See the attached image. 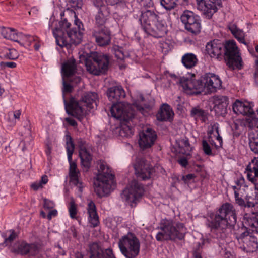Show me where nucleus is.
I'll return each instance as SVG.
<instances>
[{
  "instance_id": "bf43d9fd",
  "label": "nucleus",
  "mask_w": 258,
  "mask_h": 258,
  "mask_svg": "<svg viewBox=\"0 0 258 258\" xmlns=\"http://www.w3.org/2000/svg\"><path fill=\"white\" fill-rule=\"evenodd\" d=\"M43 201V207L45 209H50L53 208L55 206L54 202L52 201L47 200L46 199H44Z\"/></svg>"
},
{
  "instance_id": "b1692460",
  "label": "nucleus",
  "mask_w": 258,
  "mask_h": 258,
  "mask_svg": "<svg viewBox=\"0 0 258 258\" xmlns=\"http://www.w3.org/2000/svg\"><path fill=\"white\" fill-rule=\"evenodd\" d=\"M214 109L218 115H223L226 113L228 99L226 96H217L214 99Z\"/></svg>"
},
{
  "instance_id": "1a4fd4ad",
  "label": "nucleus",
  "mask_w": 258,
  "mask_h": 258,
  "mask_svg": "<svg viewBox=\"0 0 258 258\" xmlns=\"http://www.w3.org/2000/svg\"><path fill=\"white\" fill-rule=\"evenodd\" d=\"M118 246L126 258H135L139 253L140 243L134 234L128 233L119 239Z\"/></svg>"
},
{
  "instance_id": "3c124183",
  "label": "nucleus",
  "mask_w": 258,
  "mask_h": 258,
  "mask_svg": "<svg viewBox=\"0 0 258 258\" xmlns=\"http://www.w3.org/2000/svg\"><path fill=\"white\" fill-rule=\"evenodd\" d=\"M69 4L75 9H81L83 5L82 0H69Z\"/></svg>"
},
{
  "instance_id": "393cba45",
  "label": "nucleus",
  "mask_w": 258,
  "mask_h": 258,
  "mask_svg": "<svg viewBox=\"0 0 258 258\" xmlns=\"http://www.w3.org/2000/svg\"><path fill=\"white\" fill-rule=\"evenodd\" d=\"M76 72V64L75 59H69L62 64L61 74L62 78H68L74 75Z\"/></svg>"
},
{
  "instance_id": "680f3d73",
  "label": "nucleus",
  "mask_w": 258,
  "mask_h": 258,
  "mask_svg": "<svg viewBox=\"0 0 258 258\" xmlns=\"http://www.w3.org/2000/svg\"><path fill=\"white\" fill-rule=\"evenodd\" d=\"M181 142L183 145L184 146V147L186 148L187 150H191V147L190 146V144L188 139H183L182 140H181Z\"/></svg>"
},
{
  "instance_id": "dca6fc26",
  "label": "nucleus",
  "mask_w": 258,
  "mask_h": 258,
  "mask_svg": "<svg viewBox=\"0 0 258 258\" xmlns=\"http://www.w3.org/2000/svg\"><path fill=\"white\" fill-rule=\"evenodd\" d=\"M197 9L204 16L211 19L218 10V7L221 5V0H196Z\"/></svg>"
},
{
  "instance_id": "aec40b11",
  "label": "nucleus",
  "mask_w": 258,
  "mask_h": 258,
  "mask_svg": "<svg viewBox=\"0 0 258 258\" xmlns=\"http://www.w3.org/2000/svg\"><path fill=\"white\" fill-rule=\"evenodd\" d=\"M90 258H115L110 248L103 249L97 243H93L89 246Z\"/></svg>"
},
{
  "instance_id": "69168bd1",
  "label": "nucleus",
  "mask_w": 258,
  "mask_h": 258,
  "mask_svg": "<svg viewBox=\"0 0 258 258\" xmlns=\"http://www.w3.org/2000/svg\"><path fill=\"white\" fill-rule=\"evenodd\" d=\"M57 214V211L56 209L51 210L47 216V218L49 220H50L52 217H55Z\"/></svg>"
},
{
  "instance_id": "0e129e2a",
  "label": "nucleus",
  "mask_w": 258,
  "mask_h": 258,
  "mask_svg": "<svg viewBox=\"0 0 258 258\" xmlns=\"http://www.w3.org/2000/svg\"><path fill=\"white\" fill-rule=\"evenodd\" d=\"M178 162L182 167H185L188 164V161L186 158L182 157L178 160Z\"/></svg>"
},
{
  "instance_id": "de8ad7c7",
  "label": "nucleus",
  "mask_w": 258,
  "mask_h": 258,
  "mask_svg": "<svg viewBox=\"0 0 258 258\" xmlns=\"http://www.w3.org/2000/svg\"><path fill=\"white\" fill-rule=\"evenodd\" d=\"M21 115V111L19 110H16L14 112H9L8 113V116L9 118H8V120L9 121L12 122V123L14 125L16 123V121H14L13 119L11 120L10 117L13 116L14 118V119L16 120H19L20 119V117Z\"/></svg>"
},
{
  "instance_id": "39448f33",
  "label": "nucleus",
  "mask_w": 258,
  "mask_h": 258,
  "mask_svg": "<svg viewBox=\"0 0 258 258\" xmlns=\"http://www.w3.org/2000/svg\"><path fill=\"white\" fill-rule=\"evenodd\" d=\"M157 229L159 230L156 235L158 241L181 240L184 238L187 233L184 224L171 219H162Z\"/></svg>"
},
{
  "instance_id": "603ef678",
  "label": "nucleus",
  "mask_w": 258,
  "mask_h": 258,
  "mask_svg": "<svg viewBox=\"0 0 258 258\" xmlns=\"http://www.w3.org/2000/svg\"><path fill=\"white\" fill-rule=\"evenodd\" d=\"M30 244L22 243L19 248L20 253L23 255L28 253L30 252Z\"/></svg>"
},
{
  "instance_id": "ddd939ff",
  "label": "nucleus",
  "mask_w": 258,
  "mask_h": 258,
  "mask_svg": "<svg viewBox=\"0 0 258 258\" xmlns=\"http://www.w3.org/2000/svg\"><path fill=\"white\" fill-rule=\"evenodd\" d=\"M112 116L118 119L128 121L134 117L135 113L129 104L125 102L113 103L110 109Z\"/></svg>"
},
{
  "instance_id": "6ab92c4d",
  "label": "nucleus",
  "mask_w": 258,
  "mask_h": 258,
  "mask_svg": "<svg viewBox=\"0 0 258 258\" xmlns=\"http://www.w3.org/2000/svg\"><path fill=\"white\" fill-rule=\"evenodd\" d=\"M79 148V156L83 166L88 169L90 167L92 161L91 150L86 142L82 140L78 141Z\"/></svg>"
},
{
  "instance_id": "4d7b16f0",
  "label": "nucleus",
  "mask_w": 258,
  "mask_h": 258,
  "mask_svg": "<svg viewBox=\"0 0 258 258\" xmlns=\"http://www.w3.org/2000/svg\"><path fill=\"white\" fill-rule=\"evenodd\" d=\"M247 178L254 184V188L256 190L255 194H256V196H258V179L253 178V176L251 177V174L247 175Z\"/></svg>"
},
{
  "instance_id": "7ed1b4c3",
  "label": "nucleus",
  "mask_w": 258,
  "mask_h": 258,
  "mask_svg": "<svg viewBox=\"0 0 258 258\" xmlns=\"http://www.w3.org/2000/svg\"><path fill=\"white\" fill-rule=\"evenodd\" d=\"M139 20L144 31L155 38L164 37L167 32L166 22L153 9L142 10Z\"/></svg>"
},
{
  "instance_id": "cd10ccee",
  "label": "nucleus",
  "mask_w": 258,
  "mask_h": 258,
  "mask_svg": "<svg viewBox=\"0 0 258 258\" xmlns=\"http://www.w3.org/2000/svg\"><path fill=\"white\" fill-rule=\"evenodd\" d=\"M228 28L231 33L240 43L248 46V43L245 40V34L243 31L239 29L235 24H230Z\"/></svg>"
},
{
  "instance_id": "f3484780",
  "label": "nucleus",
  "mask_w": 258,
  "mask_h": 258,
  "mask_svg": "<svg viewBox=\"0 0 258 258\" xmlns=\"http://www.w3.org/2000/svg\"><path fill=\"white\" fill-rule=\"evenodd\" d=\"M92 36L95 38L96 43L100 46H105L110 43L111 33L106 27L95 28Z\"/></svg>"
},
{
  "instance_id": "e2e57ef3",
  "label": "nucleus",
  "mask_w": 258,
  "mask_h": 258,
  "mask_svg": "<svg viewBox=\"0 0 258 258\" xmlns=\"http://www.w3.org/2000/svg\"><path fill=\"white\" fill-rule=\"evenodd\" d=\"M16 237V234L14 232L12 231L10 235L9 236V237L5 239V242H11L12 241H13Z\"/></svg>"
},
{
  "instance_id": "09e8293b",
  "label": "nucleus",
  "mask_w": 258,
  "mask_h": 258,
  "mask_svg": "<svg viewBox=\"0 0 258 258\" xmlns=\"http://www.w3.org/2000/svg\"><path fill=\"white\" fill-rule=\"evenodd\" d=\"M249 146L252 151L258 154V138L250 139Z\"/></svg>"
},
{
  "instance_id": "a211bd4d",
  "label": "nucleus",
  "mask_w": 258,
  "mask_h": 258,
  "mask_svg": "<svg viewBox=\"0 0 258 258\" xmlns=\"http://www.w3.org/2000/svg\"><path fill=\"white\" fill-rule=\"evenodd\" d=\"M139 144L141 148L145 149L152 147L156 139L157 135L154 130L147 128L139 134Z\"/></svg>"
},
{
  "instance_id": "c9c22d12",
  "label": "nucleus",
  "mask_w": 258,
  "mask_h": 258,
  "mask_svg": "<svg viewBox=\"0 0 258 258\" xmlns=\"http://www.w3.org/2000/svg\"><path fill=\"white\" fill-rule=\"evenodd\" d=\"M48 181V177L46 175H43L40 181L33 183L31 184V187L33 190H37L40 188H42L43 185L46 184Z\"/></svg>"
},
{
  "instance_id": "8fccbe9b",
  "label": "nucleus",
  "mask_w": 258,
  "mask_h": 258,
  "mask_svg": "<svg viewBox=\"0 0 258 258\" xmlns=\"http://www.w3.org/2000/svg\"><path fill=\"white\" fill-rule=\"evenodd\" d=\"M250 226L253 231L258 233V214L251 219Z\"/></svg>"
},
{
  "instance_id": "a18cd8bd",
  "label": "nucleus",
  "mask_w": 258,
  "mask_h": 258,
  "mask_svg": "<svg viewBox=\"0 0 258 258\" xmlns=\"http://www.w3.org/2000/svg\"><path fill=\"white\" fill-rule=\"evenodd\" d=\"M245 199L246 200V206L248 207H253L258 204V198H254L247 195Z\"/></svg>"
},
{
  "instance_id": "f257e3e1",
  "label": "nucleus",
  "mask_w": 258,
  "mask_h": 258,
  "mask_svg": "<svg viewBox=\"0 0 258 258\" xmlns=\"http://www.w3.org/2000/svg\"><path fill=\"white\" fill-rule=\"evenodd\" d=\"M75 27H72L71 24L65 19L61 21L50 20L49 28L55 26L52 28L56 44L61 47H70L72 44H79L82 39V33L80 31L83 24L79 20H75Z\"/></svg>"
},
{
  "instance_id": "9b49d317",
  "label": "nucleus",
  "mask_w": 258,
  "mask_h": 258,
  "mask_svg": "<svg viewBox=\"0 0 258 258\" xmlns=\"http://www.w3.org/2000/svg\"><path fill=\"white\" fill-rule=\"evenodd\" d=\"M225 58L229 68L240 69L242 66L239 49L234 40L227 41L224 46Z\"/></svg>"
},
{
  "instance_id": "9d476101",
  "label": "nucleus",
  "mask_w": 258,
  "mask_h": 258,
  "mask_svg": "<svg viewBox=\"0 0 258 258\" xmlns=\"http://www.w3.org/2000/svg\"><path fill=\"white\" fill-rule=\"evenodd\" d=\"M239 248L247 253L255 252L258 249L257 238L249 235L247 228L242 226L236 230L234 233Z\"/></svg>"
},
{
  "instance_id": "f8f14e48",
  "label": "nucleus",
  "mask_w": 258,
  "mask_h": 258,
  "mask_svg": "<svg viewBox=\"0 0 258 258\" xmlns=\"http://www.w3.org/2000/svg\"><path fill=\"white\" fill-rule=\"evenodd\" d=\"M144 192L143 186L136 180L132 181L128 187L125 188L121 195L122 198L131 206H134L137 201L142 196Z\"/></svg>"
},
{
  "instance_id": "2f4dec72",
  "label": "nucleus",
  "mask_w": 258,
  "mask_h": 258,
  "mask_svg": "<svg viewBox=\"0 0 258 258\" xmlns=\"http://www.w3.org/2000/svg\"><path fill=\"white\" fill-rule=\"evenodd\" d=\"M70 163V177L71 181L74 184H77L79 183L78 175L79 171L77 169L76 164L72 161V160L69 161Z\"/></svg>"
},
{
  "instance_id": "473e14b6",
  "label": "nucleus",
  "mask_w": 258,
  "mask_h": 258,
  "mask_svg": "<svg viewBox=\"0 0 258 258\" xmlns=\"http://www.w3.org/2000/svg\"><path fill=\"white\" fill-rule=\"evenodd\" d=\"M246 171L247 175L251 174V177L258 179V159L252 160L247 166Z\"/></svg>"
},
{
  "instance_id": "f03ea898",
  "label": "nucleus",
  "mask_w": 258,
  "mask_h": 258,
  "mask_svg": "<svg viewBox=\"0 0 258 258\" xmlns=\"http://www.w3.org/2000/svg\"><path fill=\"white\" fill-rule=\"evenodd\" d=\"M183 91L189 95L199 94L205 91L206 93H214L220 89L222 81L219 77L212 73H206L199 80L191 76L180 77L179 81Z\"/></svg>"
},
{
  "instance_id": "6e6552de",
  "label": "nucleus",
  "mask_w": 258,
  "mask_h": 258,
  "mask_svg": "<svg viewBox=\"0 0 258 258\" xmlns=\"http://www.w3.org/2000/svg\"><path fill=\"white\" fill-rule=\"evenodd\" d=\"M109 59L107 55L93 52L86 59L85 64L87 70L95 75L104 74L108 69Z\"/></svg>"
},
{
  "instance_id": "f704fd0d",
  "label": "nucleus",
  "mask_w": 258,
  "mask_h": 258,
  "mask_svg": "<svg viewBox=\"0 0 258 258\" xmlns=\"http://www.w3.org/2000/svg\"><path fill=\"white\" fill-rule=\"evenodd\" d=\"M66 149L67 151L68 161H70L72 159V155L74 153L75 149L74 144L70 136H67Z\"/></svg>"
},
{
  "instance_id": "423d86ee",
  "label": "nucleus",
  "mask_w": 258,
  "mask_h": 258,
  "mask_svg": "<svg viewBox=\"0 0 258 258\" xmlns=\"http://www.w3.org/2000/svg\"><path fill=\"white\" fill-rule=\"evenodd\" d=\"M98 174L94 181V190L98 196H108L113 189L114 176L107 164L102 160L97 162Z\"/></svg>"
},
{
  "instance_id": "6e6d98bb",
  "label": "nucleus",
  "mask_w": 258,
  "mask_h": 258,
  "mask_svg": "<svg viewBox=\"0 0 258 258\" xmlns=\"http://www.w3.org/2000/svg\"><path fill=\"white\" fill-rule=\"evenodd\" d=\"M140 5L147 10V8L153 7V4L151 0H141Z\"/></svg>"
},
{
  "instance_id": "13d9d810",
  "label": "nucleus",
  "mask_w": 258,
  "mask_h": 258,
  "mask_svg": "<svg viewBox=\"0 0 258 258\" xmlns=\"http://www.w3.org/2000/svg\"><path fill=\"white\" fill-rule=\"evenodd\" d=\"M93 3L95 7L98 9H102V8H106L105 5V1L103 0H92Z\"/></svg>"
},
{
  "instance_id": "72a5a7b5",
  "label": "nucleus",
  "mask_w": 258,
  "mask_h": 258,
  "mask_svg": "<svg viewBox=\"0 0 258 258\" xmlns=\"http://www.w3.org/2000/svg\"><path fill=\"white\" fill-rule=\"evenodd\" d=\"M108 14L107 8H102V9H98V12L95 16V21L97 24L99 26L103 25L106 22V17Z\"/></svg>"
},
{
  "instance_id": "e433bc0d",
  "label": "nucleus",
  "mask_w": 258,
  "mask_h": 258,
  "mask_svg": "<svg viewBox=\"0 0 258 258\" xmlns=\"http://www.w3.org/2000/svg\"><path fill=\"white\" fill-rule=\"evenodd\" d=\"M233 188L234 190V197L236 203L241 206H245V203L242 197L243 196V193L241 191V193L238 190V189L236 190V187L233 186Z\"/></svg>"
},
{
  "instance_id": "c756f323",
  "label": "nucleus",
  "mask_w": 258,
  "mask_h": 258,
  "mask_svg": "<svg viewBox=\"0 0 258 258\" xmlns=\"http://www.w3.org/2000/svg\"><path fill=\"white\" fill-rule=\"evenodd\" d=\"M198 62L196 56L193 53H186L182 57V62L187 68L195 67Z\"/></svg>"
},
{
  "instance_id": "2eb2a0df",
  "label": "nucleus",
  "mask_w": 258,
  "mask_h": 258,
  "mask_svg": "<svg viewBox=\"0 0 258 258\" xmlns=\"http://www.w3.org/2000/svg\"><path fill=\"white\" fill-rule=\"evenodd\" d=\"M134 169L137 177L143 180L151 178L154 172L152 166L144 158H138L136 159Z\"/></svg>"
},
{
  "instance_id": "4468645a",
  "label": "nucleus",
  "mask_w": 258,
  "mask_h": 258,
  "mask_svg": "<svg viewBox=\"0 0 258 258\" xmlns=\"http://www.w3.org/2000/svg\"><path fill=\"white\" fill-rule=\"evenodd\" d=\"M180 19L188 32L195 34L200 33L201 25L199 16L190 11L186 10L181 15Z\"/></svg>"
},
{
  "instance_id": "a19ab883",
  "label": "nucleus",
  "mask_w": 258,
  "mask_h": 258,
  "mask_svg": "<svg viewBox=\"0 0 258 258\" xmlns=\"http://www.w3.org/2000/svg\"><path fill=\"white\" fill-rule=\"evenodd\" d=\"M63 87L62 91L63 94L71 92L73 90V85L68 81L66 78H62Z\"/></svg>"
},
{
  "instance_id": "5fc2aeb1",
  "label": "nucleus",
  "mask_w": 258,
  "mask_h": 258,
  "mask_svg": "<svg viewBox=\"0 0 258 258\" xmlns=\"http://www.w3.org/2000/svg\"><path fill=\"white\" fill-rule=\"evenodd\" d=\"M30 252L31 255H36L40 251V247L36 244H30Z\"/></svg>"
},
{
  "instance_id": "0eeeda50",
  "label": "nucleus",
  "mask_w": 258,
  "mask_h": 258,
  "mask_svg": "<svg viewBox=\"0 0 258 258\" xmlns=\"http://www.w3.org/2000/svg\"><path fill=\"white\" fill-rule=\"evenodd\" d=\"M236 214L234 206L226 203L222 205L218 212L216 213L208 223L212 229L223 231L228 226H231L236 223Z\"/></svg>"
},
{
  "instance_id": "37998d69",
  "label": "nucleus",
  "mask_w": 258,
  "mask_h": 258,
  "mask_svg": "<svg viewBox=\"0 0 258 258\" xmlns=\"http://www.w3.org/2000/svg\"><path fill=\"white\" fill-rule=\"evenodd\" d=\"M204 113L205 112L203 110L198 107L192 108L190 111L191 116L195 118L204 116Z\"/></svg>"
},
{
  "instance_id": "7c9ffc66",
  "label": "nucleus",
  "mask_w": 258,
  "mask_h": 258,
  "mask_svg": "<svg viewBox=\"0 0 258 258\" xmlns=\"http://www.w3.org/2000/svg\"><path fill=\"white\" fill-rule=\"evenodd\" d=\"M144 100V97L142 95H139V98L138 100L134 101L133 105L137 110L141 112H143L144 109H151L154 106V101H151L148 104L141 103L140 101L143 102Z\"/></svg>"
},
{
  "instance_id": "412c9836",
  "label": "nucleus",
  "mask_w": 258,
  "mask_h": 258,
  "mask_svg": "<svg viewBox=\"0 0 258 258\" xmlns=\"http://www.w3.org/2000/svg\"><path fill=\"white\" fill-rule=\"evenodd\" d=\"M109 100L112 103H116L121 101L125 97V93L121 86H115L109 88L107 91Z\"/></svg>"
},
{
  "instance_id": "4c0bfd02",
  "label": "nucleus",
  "mask_w": 258,
  "mask_h": 258,
  "mask_svg": "<svg viewBox=\"0 0 258 258\" xmlns=\"http://www.w3.org/2000/svg\"><path fill=\"white\" fill-rule=\"evenodd\" d=\"M179 0H161V5L166 10H170L174 9L177 5Z\"/></svg>"
},
{
  "instance_id": "4be33fe9",
  "label": "nucleus",
  "mask_w": 258,
  "mask_h": 258,
  "mask_svg": "<svg viewBox=\"0 0 258 258\" xmlns=\"http://www.w3.org/2000/svg\"><path fill=\"white\" fill-rule=\"evenodd\" d=\"M224 45L218 40H214L208 42L206 46V50L212 58H217L222 52Z\"/></svg>"
},
{
  "instance_id": "58836bf2",
  "label": "nucleus",
  "mask_w": 258,
  "mask_h": 258,
  "mask_svg": "<svg viewBox=\"0 0 258 258\" xmlns=\"http://www.w3.org/2000/svg\"><path fill=\"white\" fill-rule=\"evenodd\" d=\"M214 131H215L217 134L216 139L218 141L219 143L217 145L216 144H214V146L217 149H218L220 148H222L223 145V141L222 137L220 136L219 133V128L217 124H214L212 126V130L210 133H212V132H213Z\"/></svg>"
},
{
  "instance_id": "79ce46f5",
  "label": "nucleus",
  "mask_w": 258,
  "mask_h": 258,
  "mask_svg": "<svg viewBox=\"0 0 258 258\" xmlns=\"http://www.w3.org/2000/svg\"><path fill=\"white\" fill-rule=\"evenodd\" d=\"M69 212L70 216L71 218H76V214L77 212V206L73 199H72L70 203V206L69 207Z\"/></svg>"
},
{
  "instance_id": "5701e85b",
  "label": "nucleus",
  "mask_w": 258,
  "mask_h": 258,
  "mask_svg": "<svg viewBox=\"0 0 258 258\" xmlns=\"http://www.w3.org/2000/svg\"><path fill=\"white\" fill-rule=\"evenodd\" d=\"M232 108L233 112L237 115H248L253 113V110L248 103H244L238 100L233 103Z\"/></svg>"
},
{
  "instance_id": "c85d7f7f",
  "label": "nucleus",
  "mask_w": 258,
  "mask_h": 258,
  "mask_svg": "<svg viewBox=\"0 0 258 258\" xmlns=\"http://www.w3.org/2000/svg\"><path fill=\"white\" fill-rule=\"evenodd\" d=\"M0 34L5 38L18 42V34L16 32V30L10 28L4 27H0Z\"/></svg>"
},
{
  "instance_id": "20e7f679",
  "label": "nucleus",
  "mask_w": 258,
  "mask_h": 258,
  "mask_svg": "<svg viewBox=\"0 0 258 258\" xmlns=\"http://www.w3.org/2000/svg\"><path fill=\"white\" fill-rule=\"evenodd\" d=\"M97 94L95 92L85 93L81 99L77 101L71 98L68 103L63 96V101L67 112L81 121L86 115L87 111H90L97 105Z\"/></svg>"
},
{
  "instance_id": "774afa93",
  "label": "nucleus",
  "mask_w": 258,
  "mask_h": 258,
  "mask_svg": "<svg viewBox=\"0 0 258 258\" xmlns=\"http://www.w3.org/2000/svg\"><path fill=\"white\" fill-rule=\"evenodd\" d=\"M66 121L71 126L75 127L77 126V122L73 119L71 118H66Z\"/></svg>"
},
{
  "instance_id": "ea45409f",
  "label": "nucleus",
  "mask_w": 258,
  "mask_h": 258,
  "mask_svg": "<svg viewBox=\"0 0 258 258\" xmlns=\"http://www.w3.org/2000/svg\"><path fill=\"white\" fill-rule=\"evenodd\" d=\"M236 186V190L238 189L239 192L245 191V188H247V186L245 184V179L243 177L237 178L235 181Z\"/></svg>"
},
{
  "instance_id": "c03bdc74",
  "label": "nucleus",
  "mask_w": 258,
  "mask_h": 258,
  "mask_svg": "<svg viewBox=\"0 0 258 258\" xmlns=\"http://www.w3.org/2000/svg\"><path fill=\"white\" fill-rule=\"evenodd\" d=\"M202 149L204 153L208 156L213 155L211 147L210 144L206 141L203 140L202 142Z\"/></svg>"
},
{
  "instance_id": "bb28decb",
  "label": "nucleus",
  "mask_w": 258,
  "mask_h": 258,
  "mask_svg": "<svg viewBox=\"0 0 258 258\" xmlns=\"http://www.w3.org/2000/svg\"><path fill=\"white\" fill-rule=\"evenodd\" d=\"M173 115V113L170 106L164 104L161 106L157 114V118L160 121H166L170 119Z\"/></svg>"
},
{
  "instance_id": "a878e982",
  "label": "nucleus",
  "mask_w": 258,
  "mask_h": 258,
  "mask_svg": "<svg viewBox=\"0 0 258 258\" xmlns=\"http://www.w3.org/2000/svg\"><path fill=\"white\" fill-rule=\"evenodd\" d=\"M87 213L89 215V221L92 224L93 227H96L98 225L99 221V217L96 212V206L94 203L91 201L87 205Z\"/></svg>"
},
{
  "instance_id": "052dcab7",
  "label": "nucleus",
  "mask_w": 258,
  "mask_h": 258,
  "mask_svg": "<svg viewBox=\"0 0 258 258\" xmlns=\"http://www.w3.org/2000/svg\"><path fill=\"white\" fill-rule=\"evenodd\" d=\"M0 66L3 68H14L16 67V63L14 62H1Z\"/></svg>"
},
{
  "instance_id": "864d4df0",
  "label": "nucleus",
  "mask_w": 258,
  "mask_h": 258,
  "mask_svg": "<svg viewBox=\"0 0 258 258\" xmlns=\"http://www.w3.org/2000/svg\"><path fill=\"white\" fill-rule=\"evenodd\" d=\"M66 78L73 85H77L81 81V78L79 76H75L74 75Z\"/></svg>"
},
{
  "instance_id": "338daca9",
  "label": "nucleus",
  "mask_w": 258,
  "mask_h": 258,
  "mask_svg": "<svg viewBox=\"0 0 258 258\" xmlns=\"http://www.w3.org/2000/svg\"><path fill=\"white\" fill-rule=\"evenodd\" d=\"M194 174H189L186 175L185 176L182 177V179L185 182H187L188 181L194 179L195 177Z\"/></svg>"
},
{
  "instance_id": "49530a36",
  "label": "nucleus",
  "mask_w": 258,
  "mask_h": 258,
  "mask_svg": "<svg viewBox=\"0 0 258 258\" xmlns=\"http://www.w3.org/2000/svg\"><path fill=\"white\" fill-rule=\"evenodd\" d=\"M5 56L8 59L14 60L18 57L19 55L18 52L15 49H9L8 52L6 53Z\"/></svg>"
}]
</instances>
